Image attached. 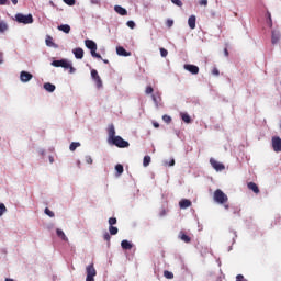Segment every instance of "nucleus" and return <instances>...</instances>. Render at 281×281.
<instances>
[{
    "label": "nucleus",
    "instance_id": "obj_1",
    "mask_svg": "<svg viewBox=\"0 0 281 281\" xmlns=\"http://www.w3.org/2000/svg\"><path fill=\"white\" fill-rule=\"evenodd\" d=\"M85 45L88 49H90V54L93 58H98L102 60V55L98 54V44H95L92 40H86Z\"/></svg>",
    "mask_w": 281,
    "mask_h": 281
},
{
    "label": "nucleus",
    "instance_id": "obj_2",
    "mask_svg": "<svg viewBox=\"0 0 281 281\" xmlns=\"http://www.w3.org/2000/svg\"><path fill=\"white\" fill-rule=\"evenodd\" d=\"M213 199H214V202L220 203V205H223L224 203H227V201H229V198H227V194H225L221 189H216L214 191Z\"/></svg>",
    "mask_w": 281,
    "mask_h": 281
},
{
    "label": "nucleus",
    "instance_id": "obj_3",
    "mask_svg": "<svg viewBox=\"0 0 281 281\" xmlns=\"http://www.w3.org/2000/svg\"><path fill=\"white\" fill-rule=\"evenodd\" d=\"M52 65L53 67H63V69H69V74H74L76 71V68H74V66L67 61V59L54 60Z\"/></svg>",
    "mask_w": 281,
    "mask_h": 281
},
{
    "label": "nucleus",
    "instance_id": "obj_4",
    "mask_svg": "<svg viewBox=\"0 0 281 281\" xmlns=\"http://www.w3.org/2000/svg\"><path fill=\"white\" fill-rule=\"evenodd\" d=\"M15 21L18 23H23L24 25H30L31 23H34V18L32 14L24 15L22 13L15 14Z\"/></svg>",
    "mask_w": 281,
    "mask_h": 281
},
{
    "label": "nucleus",
    "instance_id": "obj_5",
    "mask_svg": "<svg viewBox=\"0 0 281 281\" xmlns=\"http://www.w3.org/2000/svg\"><path fill=\"white\" fill-rule=\"evenodd\" d=\"M111 144H113L114 146H116L117 148H128V146H131V144H128L127 140H124V138H122L121 136H115L112 140H110Z\"/></svg>",
    "mask_w": 281,
    "mask_h": 281
},
{
    "label": "nucleus",
    "instance_id": "obj_6",
    "mask_svg": "<svg viewBox=\"0 0 281 281\" xmlns=\"http://www.w3.org/2000/svg\"><path fill=\"white\" fill-rule=\"evenodd\" d=\"M87 278L86 281H95V277L98 276V271H95V267H93V263L89 265L86 268Z\"/></svg>",
    "mask_w": 281,
    "mask_h": 281
},
{
    "label": "nucleus",
    "instance_id": "obj_7",
    "mask_svg": "<svg viewBox=\"0 0 281 281\" xmlns=\"http://www.w3.org/2000/svg\"><path fill=\"white\" fill-rule=\"evenodd\" d=\"M210 164H211L212 168H214V170H216V172H223V170H225V165H223V162H218L214 158L210 159Z\"/></svg>",
    "mask_w": 281,
    "mask_h": 281
},
{
    "label": "nucleus",
    "instance_id": "obj_8",
    "mask_svg": "<svg viewBox=\"0 0 281 281\" xmlns=\"http://www.w3.org/2000/svg\"><path fill=\"white\" fill-rule=\"evenodd\" d=\"M272 148L274 153H281V138L280 136L272 137Z\"/></svg>",
    "mask_w": 281,
    "mask_h": 281
},
{
    "label": "nucleus",
    "instance_id": "obj_9",
    "mask_svg": "<svg viewBox=\"0 0 281 281\" xmlns=\"http://www.w3.org/2000/svg\"><path fill=\"white\" fill-rule=\"evenodd\" d=\"M32 78H34V75H32L25 70L20 72L21 82H30V80H32Z\"/></svg>",
    "mask_w": 281,
    "mask_h": 281
},
{
    "label": "nucleus",
    "instance_id": "obj_10",
    "mask_svg": "<svg viewBox=\"0 0 281 281\" xmlns=\"http://www.w3.org/2000/svg\"><path fill=\"white\" fill-rule=\"evenodd\" d=\"M183 67H184L186 71L193 74V76H196V74H199V66H195L192 64H186Z\"/></svg>",
    "mask_w": 281,
    "mask_h": 281
},
{
    "label": "nucleus",
    "instance_id": "obj_11",
    "mask_svg": "<svg viewBox=\"0 0 281 281\" xmlns=\"http://www.w3.org/2000/svg\"><path fill=\"white\" fill-rule=\"evenodd\" d=\"M72 54L75 55V58H77V60H82V58H85V50L82 48H75L72 50Z\"/></svg>",
    "mask_w": 281,
    "mask_h": 281
},
{
    "label": "nucleus",
    "instance_id": "obj_12",
    "mask_svg": "<svg viewBox=\"0 0 281 281\" xmlns=\"http://www.w3.org/2000/svg\"><path fill=\"white\" fill-rule=\"evenodd\" d=\"M151 98L156 109H159V106H161V93L157 92L156 94H153Z\"/></svg>",
    "mask_w": 281,
    "mask_h": 281
},
{
    "label": "nucleus",
    "instance_id": "obj_13",
    "mask_svg": "<svg viewBox=\"0 0 281 281\" xmlns=\"http://www.w3.org/2000/svg\"><path fill=\"white\" fill-rule=\"evenodd\" d=\"M108 137H109V142H112L113 139H115V126L113 124L109 125L108 127Z\"/></svg>",
    "mask_w": 281,
    "mask_h": 281
},
{
    "label": "nucleus",
    "instance_id": "obj_14",
    "mask_svg": "<svg viewBox=\"0 0 281 281\" xmlns=\"http://www.w3.org/2000/svg\"><path fill=\"white\" fill-rule=\"evenodd\" d=\"M45 43L47 47H54V49H58V44L54 43V38L52 37V35L46 36Z\"/></svg>",
    "mask_w": 281,
    "mask_h": 281
},
{
    "label": "nucleus",
    "instance_id": "obj_15",
    "mask_svg": "<svg viewBox=\"0 0 281 281\" xmlns=\"http://www.w3.org/2000/svg\"><path fill=\"white\" fill-rule=\"evenodd\" d=\"M178 238H180L182 243H187V244L192 243V238H190V236H188L183 231L179 233Z\"/></svg>",
    "mask_w": 281,
    "mask_h": 281
},
{
    "label": "nucleus",
    "instance_id": "obj_16",
    "mask_svg": "<svg viewBox=\"0 0 281 281\" xmlns=\"http://www.w3.org/2000/svg\"><path fill=\"white\" fill-rule=\"evenodd\" d=\"M248 190H251L255 194H260V189L256 182H248L247 184Z\"/></svg>",
    "mask_w": 281,
    "mask_h": 281
},
{
    "label": "nucleus",
    "instance_id": "obj_17",
    "mask_svg": "<svg viewBox=\"0 0 281 281\" xmlns=\"http://www.w3.org/2000/svg\"><path fill=\"white\" fill-rule=\"evenodd\" d=\"M179 205H180L181 210H188V207L192 206V202L188 199H183L179 202Z\"/></svg>",
    "mask_w": 281,
    "mask_h": 281
},
{
    "label": "nucleus",
    "instance_id": "obj_18",
    "mask_svg": "<svg viewBox=\"0 0 281 281\" xmlns=\"http://www.w3.org/2000/svg\"><path fill=\"white\" fill-rule=\"evenodd\" d=\"M188 25H189L190 30H195L196 29V16L195 15H191L188 19Z\"/></svg>",
    "mask_w": 281,
    "mask_h": 281
},
{
    "label": "nucleus",
    "instance_id": "obj_19",
    "mask_svg": "<svg viewBox=\"0 0 281 281\" xmlns=\"http://www.w3.org/2000/svg\"><path fill=\"white\" fill-rule=\"evenodd\" d=\"M114 10L117 14H120L121 16H126V14H128V11H126V9H124L121 5H115Z\"/></svg>",
    "mask_w": 281,
    "mask_h": 281
},
{
    "label": "nucleus",
    "instance_id": "obj_20",
    "mask_svg": "<svg viewBox=\"0 0 281 281\" xmlns=\"http://www.w3.org/2000/svg\"><path fill=\"white\" fill-rule=\"evenodd\" d=\"M57 30H59V32H64L65 34H69L71 32V26H69V24H61L57 26Z\"/></svg>",
    "mask_w": 281,
    "mask_h": 281
},
{
    "label": "nucleus",
    "instance_id": "obj_21",
    "mask_svg": "<svg viewBox=\"0 0 281 281\" xmlns=\"http://www.w3.org/2000/svg\"><path fill=\"white\" fill-rule=\"evenodd\" d=\"M45 91H48V93H54L56 91V86L54 83L46 82L44 83Z\"/></svg>",
    "mask_w": 281,
    "mask_h": 281
},
{
    "label": "nucleus",
    "instance_id": "obj_22",
    "mask_svg": "<svg viewBox=\"0 0 281 281\" xmlns=\"http://www.w3.org/2000/svg\"><path fill=\"white\" fill-rule=\"evenodd\" d=\"M116 54L119 56H131V53L126 52V49L122 46L116 47Z\"/></svg>",
    "mask_w": 281,
    "mask_h": 281
},
{
    "label": "nucleus",
    "instance_id": "obj_23",
    "mask_svg": "<svg viewBox=\"0 0 281 281\" xmlns=\"http://www.w3.org/2000/svg\"><path fill=\"white\" fill-rule=\"evenodd\" d=\"M121 247H122V249L131 250V249H133V244H131V241L124 239L121 243Z\"/></svg>",
    "mask_w": 281,
    "mask_h": 281
},
{
    "label": "nucleus",
    "instance_id": "obj_24",
    "mask_svg": "<svg viewBox=\"0 0 281 281\" xmlns=\"http://www.w3.org/2000/svg\"><path fill=\"white\" fill-rule=\"evenodd\" d=\"M56 234H57L58 238H61V240H65V243H67V240H69V238H67V235H65V232H63V229L57 228Z\"/></svg>",
    "mask_w": 281,
    "mask_h": 281
},
{
    "label": "nucleus",
    "instance_id": "obj_25",
    "mask_svg": "<svg viewBox=\"0 0 281 281\" xmlns=\"http://www.w3.org/2000/svg\"><path fill=\"white\" fill-rule=\"evenodd\" d=\"M181 120H182V122H186V124H190V122H192V119L190 117V114H188V113H182Z\"/></svg>",
    "mask_w": 281,
    "mask_h": 281
},
{
    "label": "nucleus",
    "instance_id": "obj_26",
    "mask_svg": "<svg viewBox=\"0 0 281 281\" xmlns=\"http://www.w3.org/2000/svg\"><path fill=\"white\" fill-rule=\"evenodd\" d=\"M143 166H144V168H148V166H150V156H145L144 157Z\"/></svg>",
    "mask_w": 281,
    "mask_h": 281
},
{
    "label": "nucleus",
    "instance_id": "obj_27",
    "mask_svg": "<svg viewBox=\"0 0 281 281\" xmlns=\"http://www.w3.org/2000/svg\"><path fill=\"white\" fill-rule=\"evenodd\" d=\"M164 276L167 280H172L175 278V273L168 271V270H165L164 271Z\"/></svg>",
    "mask_w": 281,
    "mask_h": 281
},
{
    "label": "nucleus",
    "instance_id": "obj_28",
    "mask_svg": "<svg viewBox=\"0 0 281 281\" xmlns=\"http://www.w3.org/2000/svg\"><path fill=\"white\" fill-rule=\"evenodd\" d=\"M76 148H80V143L72 142L69 146V150H71V153H74V150H76Z\"/></svg>",
    "mask_w": 281,
    "mask_h": 281
},
{
    "label": "nucleus",
    "instance_id": "obj_29",
    "mask_svg": "<svg viewBox=\"0 0 281 281\" xmlns=\"http://www.w3.org/2000/svg\"><path fill=\"white\" fill-rule=\"evenodd\" d=\"M109 232H110L111 236H115L117 234L119 229L115 226H109Z\"/></svg>",
    "mask_w": 281,
    "mask_h": 281
},
{
    "label": "nucleus",
    "instance_id": "obj_30",
    "mask_svg": "<svg viewBox=\"0 0 281 281\" xmlns=\"http://www.w3.org/2000/svg\"><path fill=\"white\" fill-rule=\"evenodd\" d=\"M278 41H280V37L278 35H276L274 32H272V37H271L272 45H276L278 43Z\"/></svg>",
    "mask_w": 281,
    "mask_h": 281
},
{
    "label": "nucleus",
    "instance_id": "obj_31",
    "mask_svg": "<svg viewBox=\"0 0 281 281\" xmlns=\"http://www.w3.org/2000/svg\"><path fill=\"white\" fill-rule=\"evenodd\" d=\"M95 85H97V88L98 89H102V78L100 77H97L95 79H93Z\"/></svg>",
    "mask_w": 281,
    "mask_h": 281
},
{
    "label": "nucleus",
    "instance_id": "obj_32",
    "mask_svg": "<svg viewBox=\"0 0 281 281\" xmlns=\"http://www.w3.org/2000/svg\"><path fill=\"white\" fill-rule=\"evenodd\" d=\"M8 31V24L3 21L0 22V32H5Z\"/></svg>",
    "mask_w": 281,
    "mask_h": 281
},
{
    "label": "nucleus",
    "instance_id": "obj_33",
    "mask_svg": "<svg viewBox=\"0 0 281 281\" xmlns=\"http://www.w3.org/2000/svg\"><path fill=\"white\" fill-rule=\"evenodd\" d=\"M115 170H116L117 175H122L124 172V166L119 164L115 166Z\"/></svg>",
    "mask_w": 281,
    "mask_h": 281
},
{
    "label": "nucleus",
    "instance_id": "obj_34",
    "mask_svg": "<svg viewBox=\"0 0 281 281\" xmlns=\"http://www.w3.org/2000/svg\"><path fill=\"white\" fill-rule=\"evenodd\" d=\"M5 212H8V207H5V204L0 203V216L5 214Z\"/></svg>",
    "mask_w": 281,
    "mask_h": 281
},
{
    "label": "nucleus",
    "instance_id": "obj_35",
    "mask_svg": "<svg viewBox=\"0 0 281 281\" xmlns=\"http://www.w3.org/2000/svg\"><path fill=\"white\" fill-rule=\"evenodd\" d=\"M171 3L178 8H183V2L181 0H171Z\"/></svg>",
    "mask_w": 281,
    "mask_h": 281
},
{
    "label": "nucleus",
    "instance_id": "obj_36",
    "mask_svg": "<svg viewBox=\"0 0 281 281\" xmlns=\"http://www.w3.org/2000/svg\"><path fill=\"white\" fill-rule=\"evenodd\" d=\"M117 224V218H115V217H110L109 218V225H110V227H113L114 225H116Z\"/></svg>",
    "mask_w": 281,
    "mask_h": 281
},
{
    "label": "nucleus",
    "instance_id": "obj_37",
    "mask_svg": "<svg viewBox=\"0 0 281 281\" xmlns=\"http://www.w3.org/2000/svg\"><path fill=\"white\" fill-rule=\"evenodd\" d=\"M162 121L166 122V124H170L172 122V117L169 115H162Z\"/></svg>",
    "mask_w": 281,
    "mask_h": 281
},
{
    "label": "nucleus",
    "instance_id": "obj_38",
    "mask_svg": "<svg viewBox=\"0 0 281 281\" xmlns=\"http://www.w3.org/2000/svg\"><path fill=\"white\" fill-rule=\"evenodd\" d=\"M91 78H92L93 80H95V78H100V75L98 74V70H95V69H92V70H91Z\"/></svg>",
    "mask_w": 281,
    "mask_h": 281
},
{
    "label": "nucleus",
    "instance_id": "obj_39",
    "mask_svg": "<svg viewBox=\"0 0 281 281\" xmlns=\"http://www.w3.org/2000/svg\"><path fill=\"white\" fill-rule=\"evenodd\" d=\"M44 212H45V214H46L47 216H49V218H54L55 215H54V213L52 212V210H49L48 207H46Z\"/></svg>",
    "mask_w": 281,
    "mask_h": 281
},
{
    "label": "nucleus",
    "instance_id": "obj_40",
    "mask_svg": "<svg viewBox=\"0 0 281 281\" xmlns=\"http://www.w3.org/2000/svg\"><path fill=\"white\" fill-rule=\"evenodd\" d=\"M103 239L106 240V243H111V235L108 232H105L103 234Z\"/></svg>",
    "mask_w": 281,
    "mask_h": 281
},
{
    "label": "nucleus",
    "instance_id": "obj_41",
    "mask_svg": "<svg viewBox=\"0 0 281 281\" xmlns=\"http://www.w3.org/2000/svg\"><path fill=\"white\" fill-rule=\"evenodd\" d=\"M155 90L153 89V87L151 86H148L147 88H146V90H145V93L147 94V95H150V93H153Z\"/></svg>",
    "mask_w": 281,
    "mask_h": 281
},
{
    "label": "nucleus",
    "instance_id": "obj_42",
    "mask_svg": "<svg viewBox=\"0 0 281 281\" xmlns=\"http://www.w3.org/2000/svg\"><path fill=\"white\" fill-rule=\"evenodd\" d=\"M64 3H66V5H76V0H64Z\"/></svg>",
    "mask_w": 281,
    "mask_h": 281
},
{
    "label": "nucleus",
    "instance_id": "obj_43",
    "mask_svg": "<svg viewBox=\"0 0 281 281\" xmlns=\"http://www.w3.org/2000/svg\"><path fill=\"white\" fill-rule=\"evenodd\" d=\"M160 56H162V58H166V56H168V52L166 50V48H160Z\"/></svg>",
    "mask_w": 281,
    "mask_h": 281
},
{
    "label": "nucleus",
    "instance_id": "obj_44",
    "mask_svg": "<svg viewBox=\"0 0 281 281\" xmlns=\"http://www.w3.org/2000/svg\"><path fill=\"white\" fill-rule=\"evenodd\" d=\"M236 281H247V279H245V276H243V274H237Z\"/></svg>",
    "mask_w": 281,
    "mask_h": 281
},
{
    "label": "nucleus",
    "instance_id": "obj_45",
    "mask_svg": "<svg viewBox=\"0 0 281 281\" xmlns=\"http://www.w3.org/2000/svg\"><path fill=\"white\" fill-rule=\"evenodd\" d=\"M166 25H167V27H172V25H175V21L173 20H167Z\"/></svg>",
    "mask_w": 281,
    "mask_h": 281
},
{
    "label": "nucleus",
    "instance_id": "obj_46",
    "mask_svg": "<svg viewBox=\"0 0 281 281\" xmlns=\"http://www.w3.org/2000/svg\"><path fill=\"white\" fill-rule=\"evenodd\" d=\"M127 26H130L131 30H135V22H133V21H127Z\"/></svg>",
    "mask_w": 281,
    "mask_h": 281
},
{
    "label": "nucleus",
    "instance_id": "obj_47",
    "mask_svg": "<svg viewBox=\"0 0 281 281\" xmlns=\"http://www.w3.org/2000/svg\"><path fill=\"white\" fill-rule=\"evenodd\" d=\"M212 74L213 76H220L221 72L218 71L217 68H213Z\"/></svg>",
    "mask_w": 281,
    "mask_h": 281
},
{
    "label": "nucleus",
    "instance_id": "obj_48",
    "mask_svg": "<svg viewBox=\"0 0 281 281\" xmlns=\"http://www.w3.org/2000/svg\"><path fill=\"white\" fill-rule=\"evenodd\" d=\"M199 4H200V5L207 7V0H200V1H199Z\"/></svg>",
    "mask_w": 281,
    "mask_h": 281
},
{
    "label": "nucleus",
    "instance_id": "obj_49",
    "mask_svg": "<svg viewBox=\"0 0 281 281\" xmlns=\"http://www.w3.org/2000/svg\"><path fill=\"white\" fill-rule=\"evenodd\" d=\"M87 164H93V159L90 156L86 157Z\"/></svg>",
    "mask_w": 281,
    "mask_h": 281
},
{
    "label": "nucleus",
    "instance_id": "obj_50",
    "mask_svg": "<svg viewBox=\"0 0 281 281\" xmlns=\"http://www.w3.org/2000/svg\"><path fill=\"white\" fill-rule=\"evenodd\" d=\"M166 214H167L166 210L162 209V210L160 211V213H159V216H166Z\"/></svg>",
    "mask_w": 281,
    "mask_h": 281
},
{
    "label": "nucleus",
    "instance_id": "obj_51",
    "mask_svg": "<svg viewBox=\"0 0 281 281\" xmlns=\"http://www.w3.org/2000/svg\"><path fill=\"white\" fill-rule=\"evenodd\" d=\"M8 3V0H0V5H5Z\"/></svg>",
    "mask_w": 281,
    "mask_h": 281
},
{
    "label": "nucleus",
    "instance_id": "obj_52",
    "mask_svg": "<svg viewBox=\"0 0 281 281\" xmlns=\"http://www.w3.org/2000/svg\"><path fill=\"white\" fill-rule=\"evenodd\" d=\"M153 126H154V128H159V123L154 122V123H153Z\"/></svg>",
    "mask_w": 281,
    "mask_h": 281
},
{
    "label": "nucleus",
    "instance_id": "obj_53",
    "mask_svg": "<svg viewBox=\"0 0 281 281\" xmlns=\"http://www.w3.org/2000/svg\"><path fill=\"white\" fill-rule=\"evenodd\" d=\"M168 166H175V159H171L168 164Z\"/></svg>",
    "mask_w": 281,
    "mask_h": 281
},
{
    "label": "nucleus",
    "instance_id": "obj_54",
    "mask_svg": "<svg viewBox=\"0 0 281 281\" xmlns=\"http://www.w3.org/2000/svg\"><path fill=\"white\" fill-rule=\"evenodd\" d=\"M224 54L225 56H229V52L227 50V48L224 49Z\"/></svg>",
    "mask_w": 281,
    "mask_h": 281
},
{
    "label": "nucleus",
    "instance_id": "obj_55",
    "mask_svg": "<svg viewBox=\"0 0 281 281\" xmlns=\"http://www.w3.org/2000/svg\"><path fill=\"white\" fill-rule=\"evenodd\" d=\"M13 5H16V3H19V0H11Z\"/></svg>",
    "mask_w": 281,
    "mask_h": 281
},
{
    "label": "nucleus",
    "instance_id": "obj_56",
    "mask_svg": "<svg viewBox=\"0 0 281 281\" xmlns=\"http://www.w3.org/2000/svg\"><path fill=\"white\" fill-rule=\"evenodd\" d=\"M105 65H109V59H102Z\"/></svg>",
    "mask_w": 281,
    "mask_h": 281
},
{
    "label": "nucleus",
    "instance_id": "obj_57",
    "mask_svg": "<svg viewBox=\"0 0 281 281\" xmlns=\"http://www.w3.org/2000/svg\"><path fill=\"white\" fill-rule=\"evenodd\" d=\"M49 5H52L54 8L55 7L54 1L50 0Z\"/></svg>",
    "mask_w": 281,
    "mask_h": 281
},
{
    "label": "nucleus",
    "instance_id": "obj_58",
    "mask_svg": "<svg viewBox=\"0 0 281 281\" xmlns=\"http://www.w3.org/2000/svg\"><path fill=\"white\" fill-rule=\"evenodd\" d=\"M268 16H269V21H270V23H271V13H269Z\"/></svg>",
    "mask_w": 281,
    "mask_h": 281
},
{
    "label": "nucleus",
    "instance_id": "obj_59",
    "mask_svg": "<svg viewBox=\"0 0 281 281\" xmlns=\"http://www.w3.org/2000/svg\"><path fill=\"white\" fill-rule=\"evenodd\" d=\"M225 210H229V205H225Z\"/></svg>",
    "mask_w": 281,
    "mask_h": 281
},
{
    "label": "nucleus",
    "instance_id": "obj_60",
    "mask_svg": "<svg viewBox=\"0 0 281 281\" xmlns=\"http://www.w3.org/2000/svg\"><path fill=\"white\" fill-rule=\"evenodd\" d=\"M5 281H14V279H5Z\"/></svg>",
    "mask_w": 281,
    "mask_h": 281
}]
</instances>
